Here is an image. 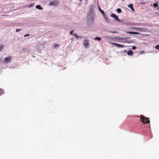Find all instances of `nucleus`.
<instances>
[{"label": "nucleus", "instance_id": "1", "mask_svg": "<svg viewBox=\"0 0 159 159\" xmlns=\"http://www.w3.org/2000/svg\"><path fill=\"white\" fill-rule=\"evenodd\" d=\"M140 117V121L144 124H148L150 122L149 118L144 117L143 115H141Z\"/></svg>", "mask_w": 159, "mask_h": 159}, {"label": "nucleus", "instance_id": "2", "mask_svg": "<svg viewBox=\"0 0 159 159\" xmlns=\"http://www.w3.org/2000/svg\"><path fill=\"white\" fill-rule=\"evenodd\" d=\"M11 56H9L8 57H5L3 60V61L5 63H8L10 62L11 60Z\"/></svg>", "mask_w": 159, "mask_h": 159}, {"label": "nucleus", "instance_id": "3", "mask_svg": "<svg viewBox=\"0 0 159 159\" xmlns=\"http://www.w3.org/2000/svg\"><path fill=\"white\" fill-rule=\"evenodd\" d=\"M59 4L57 1L56 0L54 1H51L49 3V5L50 6L52 5H56Z\"/></svg>", "mask_w": 159, "mask_h": 159}, {"label": "nucleus", "instance_id": "4", "mask_svg": "<svg viewBox=\"0 0 159 159\" xmlns=\"http://www.w3.org/2000/svg\"><path fill=\"white\" fill-rule=\"evenodd\" d=\"M83 45L85 48L88 47V46L89 45V41L87 39H85L84 41Z\"/></svg>", "mask_w": 159, "mask_h": 159}, {"label": "nucleus", "instance_id": "5", "mask_svg": "<svg viewBox=\"0 0 159 159\" xmlns=\"http://www.w3.org/2000/svg\"><path fill=\"white\" fill-rule=\"evenodd\" d=\"M110 43L114 44L115 46H117L119 48H123L124 47V46L123 45L118 44L116 43H113L112 42Z\"/></svg>", "mask_w": 159, "mask_h": 159}, {"label": "nucleus", "instance_id": "6", "mask_svg": "<svg viewBox=\"0 0 159 159\" xmlns=\"http://www.w3.org/2000/svg\"><path fill=\"white\" fill-rule=\"evenodd\" d=\"M111 16L113 18H114L116 20H118V21H119L120 20L119 19L118 17L116 15V14H111Z\"/></svg>", "mask_w": 159, "mask_h": 159}, {"label": "nucleus", "instance_id": "7", "mask_svg": "<svg viewBox=\"0 0 159 159\" xmlns=\"http://www.w3.org/2000/svg\"><path fill=\"white\" fill-rule=\"evenodd\" d=\"M128 7L131 8L132 11H134V10L133 8V5L132 4H131L128 6Z\"/></svg>", "mask_w": 159, "mask_h": 159}, {"label": "nucleus", "instance_id": "8", "mask_svg": "<svg viewBox=\"0 0 159 159\" xmlns=\"http://www.w3.org/2000/svg\"><path fill=\"white\" fill-rule=\"evenodd\" d=\"M127 54L128 55L131 56L133 55V52L132 50H130L127 52Z\"/></svg>", "mask_w": 159, "mask_h": 159}, {"label": "nucleus", "instance_id": "9", "mask_svg": "<svg viewBox=\"0 0 159 159\" xmlns=\"http://www.w3.org/2000/svg\"><path fill=\"white\" fill-rule=\"evenodd\" d=\"M36 8L38 9H39L40 10H41L43 9V8L40 5H37L36 6Z\"/></svg>", "mask_w": 159, "mask_h": 159}, {"label": "nucleus", "instance_id": "10", "mask_svg": "<svg viewBox=\"0 0 159 159\" xmlns=\"http://www.w3.org/2000/svg\"><path fill=\"white\" fill-rule=\"evenodd\" d=\"M4 93V90L3 89L0 88V96L3 94Z\"/></svg>", "mask_w": 159, "mask_h": 159}, {"label": "nucleus", "instance_id": "11", "mask_svg": "<svg viewBox=\"0 0 159 159\" xmlns=\"http://www.w3.org/2000/svg\"><path fill=\"white\" fill-rule=\"evenodd\" d=\"M98 9H99V11L103 15H104L105 14V13H104V11H103L102 10H101V8H100V7H99L98 8Z\"/></svg>", "mask_w": 159, "mask_h": 159}, {"label": "nucleus", "instance_id": "12", "mask_svg": "<svg viewBox=\"0 0 159 159\" xmlns=\"http://www.w3.org/2000/svg\"><path fill=\"white\" fill-rule=\"evenodd\" d=\"M94 40H98L100 41L101 39V38L100 37H96L94 38Z\"/></svg>", "mask_w": 159, "mask_h": 159}, {"label": "nucleus", "instance_id": "13", "mask_svg": "<svg viewBox=\"0 0 159 159\" xmlns=\"http://www.w3.org/2000/svg\"><path fill=\"white\" fill-rule=\"evenodd\" d=\"M117 11L118 13H120L121 12V10L120 8H118L117 9Z\"/></svg>", "mask_w": 159, "mask_h": 159}, {"label": "nucleus", "instance_id": "14", "mask_svg": "<svg viewBox=\"0 0 159 159\" xmlns=\"http://www.w3.org/2000/svg\"><path fill=\"white\" fill-rule=\"evenodd\" d=\"M3 48V45L0 46V52L1 51Z\"/></svg>", "mask_w": 159, "mask_h": 159}, {"label": "nucleus", "instance_id": "15", "mask_svg": "<svg viewBox=\"0 0 159 159\" xmlns=\"http://www.w3.org/2000/svg\"><path fill=\"white\" fill-rule=\"evenodd\" d=\"M153 6L155 7H157L158 6V4L157 3H155L153 4Z\"/></svg>", "mask_w": 159, "mask_h": 159}, {"label": "nucleus", "instance_id": "16", "mask_svg": "<svg viewBox=\"0 0 159 159\" xmlns=\"http://www.w3.org/2000/svg\"><path fill=\"white\" fill-rule=\"evenodd\" d=\"M74 35L76 39H78L79 38V36L77 34H74Z\"/></svg>", "mask_w": 159, "mask_h": 159}, {"label": "nucleus", "instance_id": "17", "mask_svg": "<svg viewBox=\"0 0 159 159\" xmlns=\"http://www.w3.org/2000/svg\"><path fill=\"white\" fill-rule=\"evenodd\" d=\"M132 34H138L139 33L137 32H132Z\"/></svg>", "mask_w": 159, "mask_h": 159}, {"label": "nucleus", "instance_id": "18", "mask_svg": "<svg viewBox=\"0 0 159 159\" xmlns=\"http://www.w3.org/2000/svg\"><path fill=\"white\" fill-rule=\"evenodd\" d=\"M155 48L156 49L159 50V45H157L156 46Z\"/></svg>", "mask_w": 159, "mask_h": 159}, {"label": "nucleus", "instance_id": "19", "mask_svg": "<svg viewBox=\"0 0 159 159\" xmlns=\"http://www.w3.org/2000/svg\"><path fill=\"white\" fill-rule=\"evenodd\" d=\"M136 48V47L135 46H133L132 48V49L133 50H134Z\"/></svg>", "mask_w": 159, "mask_h": 159}, {"label": "nucleus", "instance_id": "20", "mask_svg": "<svg viewBox=\"0 0 159 159\" xmlns=\"http://www.w3.org/2000/svg\"><path fill=\"white\" fill-rule=\"evenodd\" d=\"M21 30L20 29H16V32H17L19 31H20Z\"/></svg>", "mask_w": 159, "mask_h": 159}, {"label": "nucleus", "instance_id": "21", "mask_svg": "<svg viewBox=\"0 0 159 159\" xmlns=\"http://www.w3.org/2000/svg\"><path fill=\"white\" fill-rule=\"evenodd\" d=\"M59 45L57 44H55L54 45V47L55 48H56L57 46H58Z\"/></svg>", "mask_w": 159, "mask_h": 159}, {"label": "nucleus", "instance_id": "22", "mask_svg": "<svg viewBox=\"0 0 159 159\" xmlns=\"http://www.w3.org/2000/svg\"><path fill=\"white\" fill-rule=\"evenodd\" d=\"M126 33L127 34H132V32L127 31L126 32Z\"/></svg>", "mask_w": 159, "mask_h": 159}, {"label": "nucleus", "instance_id": "23", "mask_svg": "<svg viewBox=\"0 0 159 159\" xmlns=\"http://www.w3.org/2000/svg\"><path fill=\"white\" fill-rule=\"evenodd\" d=\"M30 35V34H26L25 35H24V37H27V36H29Z\"/></svg>", "mask_w": 159, "mask_h": 159}, {"label": "nucleus", "instance_id": "24", "mask_svg": "<svg viewBox=\"0 0 159 159\" xmlns=\"http://www.w3.org/2000/svg\"><path fill=\"white\" fill-rule=\"evenodd\" d=\"M73 31L71 30L70 32V34H73Z\"/></svg>", "mask_w": 159, "mask_h": 159}, {"label": "nucleus", "instance_id": "25", "mask_svg": "<svg viewBox=\"0 0 159 159\" xmlns=\"http://www.w3.org/2000/svg\"><path fill=\"white\" fill-rule=\"evenodd\" d=\"M134 29H139H139H141V28H134Z\"/></svg>", "mask_w": 159, "mask_h": 159}, {"label": "nucleus", "instance_id": "26", "mask_svg": "<svg viewBox=\"0 0 159 159\" xmlns=\"http://www.w3.org/2000/svg\"><path fill=\"white\" fill-rule=\"evenodd\" d=\"M30 5H31V7L32 6L34 5V4L32 3L30 4Z\"/></svg>", "mask_w": 159, "mask_h": 159}, {"label": "nucleus", "instance_id": "27", "mask_svg": "<svg viewBox=\"0 0 159 159\" xmlns=\"http://www.w3.org/2000/svg\"><path fill=\"white\" fill-rule=\"evenodd\" d=\"M158 9H159V7H158Z\"/></svg>", "mask_w": 159, "mask_h": 159}, {"label": "nucleus", "instance_id": "28", "mask_svg": "<svg viewBox=\"0 0 159 159\" xmlns=\"http://www.w3.org/2000/svg\"><path fill=\"white\" fill-rule=\"evenodd\" d=\"M80 0V1H81V0Z\"/></svg>", "mask_w": 159, "mask_h": 159}, {"label": "nucleus", "instance_id": "29", "mask_svg": "<svg viewBox=\"0 0 159 159\" xmlns=\"http://www.w3.org/2000/svg\"><path fill=\"white\" fill-rule=\"evenodd\" d=\"M123 1H124V0H122Z\"/></svg>", "mask_w": 159, "mask_h": 159}]
</instances>
